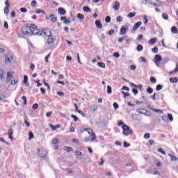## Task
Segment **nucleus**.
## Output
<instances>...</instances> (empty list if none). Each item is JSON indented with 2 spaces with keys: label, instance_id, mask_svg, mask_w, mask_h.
<instances>
[{
  "label": "nucleus",
  "instance_id": "obj_1",
  "mask_svg": "<svg viewBox=\"0 0 178 178\" xmlns=\"http://www.w3.org/2000/svg\"><path fill=\"white\" fill-rule=\"evenodd\" d=\"M29 30H30L29 34L31 35H41L42 34V31L38 29V27H37V25L33 24H29Z\"/></svg>",
  "mask_w": 178,
  "mask_h": 178
},
{
  "label": "nucleus",
  "instance_id": "obj_2",
  "mask_svg": "<svg viewBox=\"0 0 178 178\" xmlns=\"http://www.w3.org/2000/svg\"><path fill=\"white\" fill-rule=\"evenodd\" d=\"M122 130V134H124V136H127L133 134V131L131 130V129H130V127L128 125H123Z\"/></svg>",
  "mask_w": 178,
  "mask_h": 178
},
{
  "label": "nucleus",
  "instance_id": "obj_3",
  "mask_svg": "<svg viewBox=\"0 0 178 178\" xmlns=\"http://www.w3.org/2000/svg\"><path fill=\"white\" fill-rule=\"evenodd\" d=\"M21 31L22 34H24L25 35H30V25H25L22 27Z\"/></svg>",
  "mask_w": 178,
  "mask_h": 178
},
{
  "label": "nucleus",
  "instance_id": "obj_4",
  "mask_svg": "<svg viewBox=\"0 0 178 178\" xmlns=\"http://www.w3.org/2000/svg\"><path fill=\"white\" fill-rule=\"evenodd\" d=\"M83 131H88V134L92 136L91 141H95L97 140V135L94 132H92V130L90 129H86L83 130Z\"/></svg>",
  "mask_w": 178,
  "mask_h": 178
},
{
  "label": "nucleus",
  "instance_id": "obj_5",
  "mask_svg": "<svg viewBox=\"0 0 178 178\" xmlns=\"http://www.w3.org/2000/svg\"><path fill=\"white\" fill-rule=\"evenodd\" d=\"M161 60L162 56H161V55L157 54L154 56V63L158 66V67H159Z\"/></svg>",
  "mask_w": 178,
  "mask_h": 178
},
{
  "label": "nucleus",
  "instance_id": "obj_6",
  "mask_svg": "<svg viewBox=\"0 0 178 178\" xmlns=\"http://www.w3.org/2000/svg\"><path fill=\"white\" fill-rule=\"evenodd\" d=\"M42 34L43 33L44 35H45L46 37H51L52 35V31H51V29H42Z\"/></svg>",
  "mask_w": 178,
  "mask_h": 178
},
{
  "label": "nucleus",
  "instance_id": "obj_7",
  "mask_svg": "<svg viewBox=\"0 0 178 178\" xmlns=\"http://www.w3.org/2000/svg\"><path fill=\"white\" fill-rule=\"evenodd\" d=\"M38 155H39V156H40V158H46L47 152L45 150H41L40 149H38Z\"/></svg>",
  "mask_w": 178,
  "mask_h": 178
},
{
  "label": "nucleus",
  "instance_id": "obj_8",
  "mask_svg": "<svg viewBox=\"0 0 178 178\" xmlns=\"http://www.w3.org/2000/svg\"><path fill=\"white\" fill-rule=\"evenodd\" d=\"M13 59V56L10 54H7L6 55V63H10L12 62V60Z\"/></svg>",
  "mask_w": 178,
  "mask_h": 178
},
{
  "label": "nucleus",
  "instance_id": "obj_9",
  "mask_svg": "<svg viewBox=\"0 0 178 178\" xmlns=\"http://www.w3.org/2000/svg\"><path fill=\"white\" fill-rule=\"evenodd\" d=\"M56 41V37L55 36H51L47 38V44H54Z\"/></svg>",
  "mask_w": 178,
  "mask_h": 178
},
{
  "label": "nucleus",
  "instance_id": "obj_10",
  "mask_svg": "<svg viewBox=\"0 0 178 178\" xmlns=\"http://www.w3.org/2000/svg\"><path fill=\"white\" fill-rule=\"evenodd\" d=\"M12 77H13V72H7V78L6 80V83H9V81L12 80Z\"/></svg>",
  "mask_w": 178,
  "mask_h": 178
},
{
  "label": "nucleus",
  "instance_id": "obj_11",
  "mask_svg": "<svg viewBox=\"0 0 178 178\" xmlns=\"http://www.w3.org/2000/svg\"><path fill=\"white\" fill-rule=\"evenodd\" d=\"M49 17L51 23H56V22L58 21V18L54 14H51Z\"/></svg>",
  "mask_w": 178,
  "mask_h": 178
},
{
  "label": "nucleus",
  "instance_id": "obj_12",
  "mask_svg": "<svg viewBox=\"0 0 178 178\" xmlns=\"http://www.w3.org/2000/svg\"><path fill=\"white\" fill-rule=\"evenodd\" d=\"M49 127L53 130V131H55L57 129H60L61 126L60 124L54 125L52 124H49Z\"/></svg>",
  "mask_w": 178,
  "mask_h": 178
},
{
  "label": "nucleus",
  "instance_id": "obj_13",
  "mask_svg": "<svg viewBox=\"0 0 178 178\" xmlns=\"http://www.w3.org/2000/svg\"><path fill=\"white\" fill-rule=\"evenodd\" d=\"M8 138H10L11 141H13V129H8Z\"/></svg>",
  "mask_w": 178,
  "mask_h": 178
},
{
  "label": "nucleus",
  "instance_id": "obj_14",
  "mask_svg": "<svg viewBox=\"0 0 178 178\" xmlns=\"http://www.w3.org/2000/svg\"><path fill=\"white\" fill-rule=\"evenodd\" d=\"M141 24H143V22H136L134 26H133L132 28V30L134 31H136V30H138V27H140V26H141Z\"/></svg>",
  "mask_w": 178,
  "mask_h": 178
},
{
  "label": "nucleus",
  "instance_id": "obj_15",
  "mask_svg": "<svg viewBox=\"0 0 178 178\" xmlns=\"http://www.w3.org/2000/svg\"><path fill=\"white\" fill-rule=\"evenodd\" d=\"M113 8L115 9V10H119L120 8V3H119V1H115L113 6Z\"/></svg>",
  "mask_w": 178,
  "mask_h": 178
},
{
  "label": "nucleus",
  "instance_id": "obj_16",
  "mask_svg": "<svg viewBox=\"0 0 178 178\" xmlns=\"http://www.w3.org/2000/svg\"><path fill=\"white\" fill-rule=\"evenodd\" d=\"M136 112L140 113L141 115H145L147 113V109L145 108H137Z\"/></svg>",
  "mask_w": 178,
  "mask_h": 178
},
{
  "label": "nucleus",
  "instance_id": "obj_17",
  "mask_svg": "<svg viewBox=\"0 0 178 178\" xmlns=\"http://www.w3.org/2000/svg\"><path fill=\"white\" fill-rule=\"evenodd\" d=\"M74 106L75 108V112H77L80 115H82V116H84V113H83L81 111L79 110V106H77V104H74Z\"/></svg>",
  "mask_w": 178,
  "mask_h": 178
},
{
  "label": "nucleus",
  "instance_id": "obj_18",
  "mask_svg": "<svg viewBox=\"0 0 178 178\" xmlns=\"http://www.w3.org/2000/svg\"><path fill=\"white\" fill-rule=\"evenodd\" d=\"M149 45H154L156 43V38H153L148 41Z\"/></svg>",
  "mask_w": 178,
  "mask_h": 178
},
{
  "label": "nucleus",
  "instance_id": "obj_19",
  "mask_svg": "<svg viewBox=\"0 0 178 178\" xmlns=\"http://www.w3.org/2000/svg\"><path fill=\"white\" fill-rule=\"evenodd\" d=\"M60 20H62L65 24H69V23H70V19H67L66 17H61Z\"/></svg>",
  "mask_w": 178,
  "mask_h": 178
},
{
  "label": "nucleus",
  "instance_id": "obj_20",
  "mask_svg": "<svg viewBox=\"0 0 178 178\" xmlns=\"http://www.w3.org/2000/svg\"><path fill=\"white\" fill-rule=\"evenodd\" d=\"M127 32V28L122 27L120 29V35H124V33Z\"/></svg>",
  "mask_w": 178,
  "mask_h": 178
},
{
  "label": "nucleus",
  "instance_id": "obj_21",
  "mask_svg": "<svg viewBox=\"0 0 178 178\" xmlns=\"http://www.w3.org/2000/svg\"><path fill=\"white\" fill-rule=\"evenodd\" d=\"M58 13H60V15H66V10H65V8H59Z\"/></svg>",
  "mask_w": 178,
  "mask_h": 178
},
{
  "label": "nucleus",
  "instance_id": "obj_22",
  "mask_svg": "<svg viewBox=\"0 0 178 178\" xmlns=\"http://www.w3.org/2000/svg\"><path fill=\"white\" fill-rule=\"evenodd\" d=\"M95 24H96V26L97 27V29H102V24H101L100 20H97L95 22Z\"/></svg>",
  "mask_w": 178,
  "mask_h": 178
},
{
  "label": "nucleus",
  "instance_id": "obj_23",
  "mask_svg": "<svg viewBox=\"0 0 178 178\" xmlns=\"http://www.w3.org/2000/svg\"><path fill=\"white\" fill-rule=\"evenodd\" d=\"M178 72V63H177L176 67L174 70L170 72V74H176Z\"/></svg>",
  "mask_w": 178,
  "mask_h": 178
},
{
  "label": "nucleus",
  "instance_id": "obj_24",
  "mask_svg": "<svg viewBox=\"0 0 178 178\" xmlns=\"http://www.w3.org/2000/svg\"><path fill=\"white\" fill-rule=\"evenodd\" d=\"M64 151H66L67 152H72L73 151V148L69 146L64 147Z\"/></svg>",
  "mask_w": 178,
  "mask_h": 178
},
{
  "label": "nucleus",
  "instance_id": "obj_25",
  "mask_svg": "<svg viewBox=\"0 0 178 178\" xmlns=\"http://www.w3.org/2000/svg\"><path fill=\"white\" fill-rule=\"evenodd\" d=\"M83 10L84 12H87L88 13H90L91 12V8H90V7H88V6H85L83 7Z\"/></svg>",
  "mask_w": 178,
  "mask_h": 178
},
{
  "label": "nucleus",
  "instance_id": "obj_26",
  "mask_svg": "<svg viewBox=\"0 0 178 178\" xmlns=\"http://www.w3.org/2000/svg\"><path fill=\"white\" fill-rule=\"evenodd\" d=\"M27 81H29V77L27 76V75H24V84L29 86V83Z\"/></svg>",
  "mask_w": 178,
  "mask_h": 178
},
{
  "label": "nucleus",
  "instance_id": "obj_27",
  "mask_svg": "<svg viewBox=\"0 0 178 178\" xmlns=\"http://www.w3.org/2000/svg\"><path fill=\"white\" fill-rule=\"evenodd\" d=\"M131 86H133V87H135V88H139V90H142L143 89V85H136L133 83H130Z\"/></svg>",
  "mask_w": 178,
  "mask_h": 178
},
{
  "label": "nucleus",
  "instance_id": "obj_28",
  "mask_svg": "<svg viewBox=\"0 0 178 178\" xmlns=\"http://www.w3.org/2000/svg\"><path fill=\"white\" fill-rule=\"evenodd\" d=\"M170 83H172V84H175V83H177L178 81L177 77L170 78Z\"/></svg>",
  "mask_w": 178,
  "mask_h": 178
},
{
  "label": "nucleus",
  "instance_id": "obj_29",
  "mask_svg": "<svg viewBox=\"0 0 178 178\" xmlns=\"http://www.w3.org/2000/svg\"><path fill=\"white\" fill-rule=\"evenodd\" d=\"M136 49H137L138 52H141V51H143V49H144V48L143 47V45L138 44L136 47Z\"/></svg>",
  "mask_w": 178,
  "mask_h": 178
},
{
  "label": "nucleus",
  "instance_id": "obj_30",
  "mask_svg": "<svg viewBox=\"0 0 178 178\" xmlns=\"http://www.w3.org/2000/svg\"><path fill=\"white\" fill-rule=\"evenodd\" d=\"M171 31L172 33H174V34H177V32H178L177 28L176 26H172L171 28Z\"/></svg>",
  "mask_w": 178,
  "mask_h": 178
},
{
  "label": "nucleus",
  "instance_id": "obj_31",
  "mask_svg": "<svg viewBox=\"0 0 178 178\" xmlns=\"http://www.w3.org/2000/svg\"><path fill=\"white\" fill-rule=\"evenodd\" d=\"M97 66H99V67H102V69H105L106 67L105 63H101V62L97 63Z\"/></svg>",
  "mask_w": 178,
  "mask_h": 178
},
{
  "label": "nucleus",
  "instance_id": "obj_32",
  "mask_svg": "<svg viewBox=\"0 0 178 178\" xmlns=\"http://www.w3.org/2000/svg\"><path fill=\"white\" fill-rule=\"evenodd\" d=\"M162 17H163V19H164V20H168L169 15H168L167 13H163L162 14Z\"/></svg>",
  "mask_w": 178,
  "mask_h": 178
},
{
  "label": "nucleus",
  "instance_id": "obj_33",
  "mask_svg": "<svg viewBox=\"0 0 178 178\" xmlns=\"http://www.w3.org/2000/svg\"><path fill=\"white\" fill-rule=\"evenodd\" d=\"M29 140H33V138H34V134H33L32 131L29 132Z\"/></svg>",
  "mask_w": 178,
  "mask_h": 178
},
{
  "label": "nucleus",
  "instance_id": "obj_34",
  "mask_svg": "<svg viewBox=\"0 0 178 178\" xmlns=\"http://www.w3.org/2000/svg\"><path fill=\"white\" fill-rule=\"evenodd\" d=\"M107 93L109 95L112 94V87L111 86H107Z\"/></svg>",
  "mask_w": 178,
  "mask_h": 178
},
{
  "label": "nucleus",
  "instance_id": "obj_35",
  "mask_svg": "<svg viewBox=\"0 0 178 178\" xmlns=\"http://www.w3.org/2000/svg\"><path fill=\"white\" fill-rule=\"evenodd\" d=\"M127 37H128L127 35H125V36H124L122 38H120L118 39V42H120V43L123 42V40H126V38H127Z\"/></svg>",
  "mask_w": 178,
  "mask_h": 178
},
{
  "label": "nucleus",
  "instance_id": "obj_36",
  "mask_svg": "<svg viewBox=\"0 0 178 178\" xmlns=\"http://www.w3.org/2000/svg\"><path fill=\"white\" fill-rule=\"evenodd\" d=\"M51 53H49L44 58V60L46 62V63H48V62H49V58H51Z\"/></svg>",
  "mask_w": 178,
  "mask_h": 178
},
{
  "label": "nucleus",
  "instance_id": "obj_37",
  "mask_svg": "<svg viewBox=\"0 0 178 178\" xmlns=\"http://www.w3.org/2000/svg\"><path fill=\"white\" fill-rule=\"evenodd\" d=\"M154 1H156V0H149V4L153 5L154 6H158V3L154 2Z\"/></svg>",
  "mask_w": 178,
  "mask_h": 178
},
{
  "label": "nucleus",
  "instance_id": "obj_38",
  "mask_svg": "<svg viewBox=\"0 0 178 178\" xmlns=\"http://www.w3.org/2000/svg\"><path fill=\"white\" fill-rule=\"evenodd\" d=\"M77 17H78V19H80L81 20H83L84 19V15H83L81 13H79L77 15Z\"/></svg>",
  "mask_w": 178,
  "mask_h": 178
},
{
  "label": "nucleus",
  "instance_id": "obj_39",
  "mask_svg": "<svg viewBox=\"0 0 178 178\" xmlns=\"http://www.w3.org/2000/svg\"><path fill=\"white\" fill-rule=\"evenodd\" d=\"M35 13L37 14H40V13H45V11L44 10H42L40 8H38L35 10Z\"/></svg>",
  "mask_w": 178,
  "mask_h": 178
},
{
  "label": "nucleus",
  "instance_id": "obj_40",
  "mask_svg": "<svg viewBox=\"0 0 178 178\" xmlns=\"http://www.w3.org/2000/svg\"><path fill=\"white\" fill-rule=\"evenodd\" d=\"M147 94H152V92H154V89H152V88H148L147 89Z\"/></svg>",
  "mask_w": 178,
  "mask_h": 178
},
{
  "label": "nucleus",
  "instance_id": "obj_41",
  "mask_svg": "<svg viewBox=\"0 0 178 178\" xmlns=\"http://www.w3.org/2000/svg\"><path fill=\"white\" fill-rule=\"evenodd\" d=\"M31 5L33 8H35V6H37V1L35 0L32 1V2L31 3Z\"/></svg>",
  "mask_w": 178,
  "mask_h": 178
},
{
  "label": "nucleus",
  "instance_id": "obj_42",
  "mask_svg": "<svg viewBox=\"0 0 178 178\" xmlns=\"http://www.w3.org/2000/svg\"><path fill=\"white\" fill-rule=\"evenodd\" d=\"M150 81L151 83H152V84H155V83H156V79H155V77L154 76H152L150 78Z\"/></svg>",
  "mask_w": 178,
  "mask_h": 178
},
{
  "label": "nucleus",
  "instance_id": "obj_43",
  "mask_svg": "<svg viewBox=\"0 0 178 178\" xmlns=\"http://www.w3.org/2000/svg\"><path fill=\"white\" fill-rule=\"evenodd\" d=\"M22 99H23L24 101V105H27V98L26 97V96H22Z\"/></svg>",
  "mask_w": 178,
  "mask_h": 178
},
{
  "label": "nucleus",
  "instance_id": "obj_44",
  "mask_svg": "<svg viewBox=\"0 0 178 178\" xmlns=\"http://www.w3.org/2000/svg\"><path fill=\"white\" fill-rule=\"evenodd\" d=\"M162 87H163L162 85H157L156 87V90L161 91V90H162Z\"/></svg>",
  "mask_w": 178,
  "mask_h": 178
},
{
  "label": "nucleus",
  "instance_id": "obj_45",
  "mask_svg": "<svg viewBox=\"0 0 178 178\" xmlns=\"http://www.w3.org/2000/svg\"><path fill=\"white\" fill-rule=\"evenodd\" d=\"M116 20L118 22V23H120V22H122L123 17H122V16H118L117 17Z\"/></svg>",
  "mask_w": 178,
  "mask_h": 178
},
{
  "label": "nucleus",
  "instance_id": "obj_46",
  "mask_svg": "<svg viewBox=\"0 0 178 178\" xmlns=\"http://www.w3.org/2000/svg\"><path fill=\"white\" fill-rule=\"evenodd\" d=\"M122 94L124 95V98H127V97H130V93H127L125 92H122Z\"/></svg>",
  "mask_w": 178,
  "mask_h": 178
},
{
  "label": "nucleus",
  "instance_id": "obj_47",
  "mask_svg": "<svg viewBox=\"0 0 178 178\" xmlns=\"http://www.w3.org/2000/svg\"><path fill=\"white\" fill-rule=\"evenodd\" d=\"M134 16H136V13H129L128 14V17L131 18V17H134Z\"/></svg>",
  "mask_w": 178,
  "mask_h": 178
},
{
  "label": "nucleus",
  "instance_id": "obj_48",
  "mask_svg": "<svg viewBox=\"0 0 178 178\" xmlns=\"http://www.w3.org/2000/svg\"><path fill=\"white\" fill-rule=\"evenodd\" d=\"M168 119H169V120H170V122H173V116L172 115V114H168Z\"/></svg>",
  "mask_w": 178,
  "mask_h": 178
},
{
  "label": "nucleus",
  "instance_id": "obj_49",
  "mask_svg": "<svg viewBox=\"0 0 178 178\" xmlns=\"http://www.w3.org/2000/svg\"><path fill=\"white\" fill-rule=\"evenodd\" d=\"M169 155V156H170V158H171V161H177V158L176 157V156H172V154H168Z\"/></svg>",
  "mask_w": 178,
  "mask_h": 178
},
{
  "label": "nucleus",
  "instance_id": "obj_50",
  "mask_svg": "<svg viewBox=\"0 0 178 178\" xmlns=\"http://www.w3.org/2000/svg\"><path fill=\"white\" fill-rule=\"evenodd\" d=\"M97 111H98V107L97 106L91 108V112H95Z\"/></svg>",
  "mask_w": 178,
  "mask_h": 178
},
{
  "label": "nucleus",
  "instance_id": "obj_51",
  "mask_svg": "<svg viewBox=\"0 0 178 178\" xmlns=\"http://www.w3.org/2000/svg\"><path fill=\"white\" fill-rule=\"evenodd\" d=\"M105 22L106 23H111V17L109 16L106 17Z\"/></svg>",
  "mask_w": 178,
  "mask_h": 178
},
{
  "label": "nucleus",
  "instance_id": "obj_52",
  "mask_svg": "<svg viewBox=\"0 0 178 178\" xmlns=\"http://www.w3.org/2000/svg\"><path fill=\"white\" fill-rule=\"evenodd\" d=\"M9 8H10V7H5V8H4V13H5L6 15H8V13H9Z\"/></svg>",
  "mask_w": 178,
  "mask_h": 178
},
{
  "label": "nucleus",
  "instance_id": "obj_53",
  "mask_svg": "<svg viewBox=\"0 0 178 178\" xmlns=\"http://www.w3.org/2000/svg\"><path fill=\"white\" fill-rule=\"evenodd\" d=\"M71 118H72V119H74V122H77V120H79V118H77V116H76L74 115H72Z\"/></svg>",
  "mask_w": 178,
  "mask_h": 178
},
{
  "label": "nucleus",
  "instance_id": "obj_54",
  "mask_svg": "<svg viewBox=\"0 0 178 178\" xmlns=\"http://www.w3.org/2000/svg\"><path fill=\"white\" fill-rule=\"evenodd\" d=\"M152 52L154 54H158V47H155L154 48L152 49Z\"/></svg>",
  "mask_w": 178,
  "mask_h": 178
},
{
  "label": "nucleus",
  "instance_id": "obj_55",
  "mask_svg": "<svg viewBox=\"0 0 178 178\" xmlns=\"http://www.w3.org/2000/svg\"><path fill=\"white\" fill-rule=\"evenodd\" d=\"M143 20H145V21H144V24H147V23H148V18L147 17V15H145V16L143 17Z\"/></svg>",
  "mask_w": 178,
  "mask_h": 178
},
{
  "label": "nucleus",
  "instance_id": "obj_56",
  "mask_svg": "<svg viewBox=\"0 0 178 178\" xmlns=\"http://www.w3.org/2000/svg\"><path fill=\"white\" fill-rule=\"evenodd\" d=\"M20 11L22 12V13H27V8H20Z\"/></svg>",
  "mask_w": 178,
  "mask_h": 178
},
{
  "label": "nucleus",
  "instance_id": "obj_57",
  "mask_svg": "<svg viewBox=\"0 0 178 178\" xmlns=\"http://www.w3.org/2000/svg\"><path fill=\"white\" fill-rule=\"evenodd\" d=\"M32 109H38V104H34L33 106H32Z\"/></svg>",
  "mask_w": 178,
  "mask_h": 178
},
{
  "label": "nucleus",
  "instance_id": "obj_58",
  "mask_svg": "<svg viewBox=\"0 0 178 178\" xmlns=\"http://www.w3.org/2000/svg\"><path fill=\"white\" fill-rule=\"evenodd\" d=\"M59 143V140L58 138H54L52 140V144H58Z\"/></svg>",
  "mask_w": 178,
  "mask_h": 178
},
{
  "label": "nucleus",
  "instance_id": "obj_59",
  "mask_svg": "<svg viewBox=\"0 0 178 178\" xmlns=\"http://www.w3.org/2000/svg\"><path fill=\"white\" fill-rule=\"evenodd\" d=\"M132 92L134 94V95H137V94H138V90H137L136 88H134L132 89Z\"/></svg>",
  "mask_w": 178,
  "mask_h": 178
},
{
  "label": "nucleus",
  "instance_id": "obj_60",
  "mask_svg": "<svg viewBox=\"0 0 178 178\" xmlns=\"http://www.w3.org/2000/svg\"><path fill=\"white\" fill-rule=\"evenodd\" d=\"M75 155H76V156H81V155H83V153L81 152L76 151L75 152Z\"/></svg>",
  "mask_w": 178,
  "mask_h": 178
},
{
  "label": "nucleus",
  "instance_id": "obj_61",
  "mask_svg": "<svg viewBox=\"0 0 178 178\" xmlns=\"http://www.w3.org/2000/svg\"><path fill=\"white\" fill-rule=\"evenodd\" d=\"M0 79H3V70H0Z\"/></svg>",
  "mask_w": 178,
  "mask_h": 178
},
{
  "label": "nucleus",
  "instance_id": "obj_62",
  "mask_svg": "<svg viewBox=\"0 0 178 178\" xmlns=\"http://www.w3.org/2000/svg\"><path fill=\"white\" fill-rule=\"evenodd\" d=\"M149 137H150L149 134H148V133L145 134L144 138H145V140H148V138H149Z\"/></svg>",
  "mask_w": 178,
  "mask_h": 178
},
{
  "label": "nucleus",
  "instance_id": "obj_63",
  "mask_svg": "<svg viewBox=\"0 0 178 178\" xmlns=\"http://www.w3.org/2000/svg\"><path fill=\"white\" fill-rule=\"evenodd\" d=\"M114 33H115V30L111 29V30L108 32V35H112V34H114Z\"/></svg>",
  "mask_w": 178,
  "mask_h": 178
},
{
  "label": "nucleus",
  "instance_id": "obj_64",
  "mask_svg": "<svg viewBox=\"0 0 178 178\" xmlns=\"http://www.w3.org/2000/svg\"><path fill=\"white\" fill-rule=\"evenodd\" d=\"M30 69L31 70H34V69H35V65H34V64H33V63H31L30 64Z\"/></svg>",
  "mask_w": 178,
  "mask_h": 178
}]
</instances>
